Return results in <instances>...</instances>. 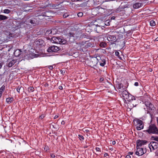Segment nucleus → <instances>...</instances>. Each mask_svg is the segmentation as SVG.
<instances>
[{
    "instance_id": "79ce46f5",
    "label": "nucleus",
    "mask_w": 158,
    "mask_h": 158,
    "mask_svg": "<svg viewBox=\"0 0 158 158\" xmlns=\"http://www.w3.org/2000/svg\"><path fill=\"white\" fill-rule=\"evenodd\" d=\"M156 151L155 152V156H158V148L157 149H156Z\"/></svg>"
},
{
    "instance_id": "a878e982",
    "label": "nucleus",
    "mask_w": 158,
    "mask_h": 158,
    "mask_svg": "<svg viewBox=\"0 0 158 158\" xmlns=\"http://www.w3.org/2000/svg\"><path fill=\"white\" fill-rule=\"evenodd\" d=\"M151 139L154 140L158 142V136H152L151 137Z\"/></svg>"
},
{
    "instance_id": "39448f33",
    "label": "nucleus",
    "mask_w": 158,
    "mask_h": 158,
    "mask_svg": "<svg viewBox=\"0 0 158 158\" xmlns=\"http://www.w3.org/2000/svg\"><path fill=\"white\" fill-rule=\"evenodd\" d=\"M145 104L148 110L151 111L152 113H154L156 110V108L150 102H145Z\"/></svg>"
},
{
    "instance_id": "69168bd1",
    "label": "nucleus",
    "mask_w": 158,
    "mask_h": 158,
    "mask_svg": "<svg viewBox=\"0 0 158 158\" xmlns=\"http://www.w3.org/2000/svg\"><path fill=\"white\" fill-rule=\"evenodd\" d=\"M133 106H135L137 105L136 104L134 105V104H133Z\"/></svg>"
},
{
    "instance_id": "393cba45",
    "label": "nucleus",
    "mask_w": 158,
    "mask_h": 158,
    "mask_svg": "<svg viewBox=\"0 0 158 158\" xmlns=\"http://www.w3.org/2000/svg\"><path fill=\"white\" fill-rule=\"evenodd\" d=\"M36 42H37L38 44L41 45H43V43H44V41L42 39H38Z\"/></svg>"
},
{
    "instance_id": "e433bc0d",
    "label": "nucleus",
    "mask_w": 158,
    "mask_h": 158,
    "mask_svg": "<svg viewBox=\"0 0 158 158\" xmlns=\"http://www.w3.org/2000/svg\"><path fill=\"white\" fill-rule=\"evenodd\" d=\"M69 15V14L68 13H66L63 14V16L64 18H65L68 17Z\"/></svg>"
},
{
    "instance_id": "f03ea898",
    "label": "nucleus",
    "mask_w": 158,
    "mask_h": 158,
    "mask_svg": "<svg viewBox=\"0 0 158 158\" xmlns=\"http://www.w3.org/2000/svg\"><path fill=\"white\" fill-rule=\"evenodd\" d=\"M51 42L53 43L65 44L67 43L66 40L61 36H53L51 38Z\"/></svg>"
},
{
    "instance_id": "052dcab7",
    "label": "nucleus",
    "mask_w": 158,
    "mask_h": 158,
    "mask_svg": "<svg viewBox=\"0 0 158 158\" xmlns=\"http://www.w3.org/2000/svg\"><path fill=\"white\" fill-rule=\"evenodd\" d=\"M115 19V17L114 16H113L111 18V19Z\"/></svg>"
},
{
    "instance_id": "dca6fc26",
    "label": "nucleus",
    "mask_w": 158,
    "mask_h": 158,
    "mask_svg": "<svg viewBox=\"0 0 158 158\" xmlns=\"http://www.w3.org/2000/svg\"><path fill=\"white\" fill-rule=\"evenodd\" d=\"M135 98L130 94L129 96V97L127 98L126 100V101H128L129 102H131L133 100H135Z\"/></svg>"
},
{
    "instance_id": "e2e57ef3",
    "label": "nucleus",
    "mask_w": 158,
    "mask_h": 158,
    "mask_svg": "<svg viewBox=\"0 0 158 158\" xmlns=\"http://www.w3.org/2000/svg\"><path fill=\"white\" fill-rule=\"evenodd\" d=\"M65 123H64V122L63 121L62 122H61V124H64Z\"/></svg>"
},
{
    "instance_id": "c9c22d12",
    "label": "nucleus",
    "mask_w": 158,
    "mask_h": 158,
    "mask_svg": "<svg viewBox=\"0 0 158 158\" xmlns=\"http://www.w3.org/2000/svg\"><path fill=\"white\" fill-rule=\"evenodd\" d=\"M52 31L50 30H48L46 32V34L47 35H50L52 33Z\"/></svg>"
},
{
    "instance_id": "473e14b6",
    "label": "nucleus",
    "mask_w": 158,
    "mask_h": 158,
    "mask_svg": "<svg viewBox=\"0 0 158 158\" xmlns=\"http://www.w3.org/2000/svg\"><path fill=\"white\" fill-rule=\"evenodd\" d=\"M5 85H2L0 88V92L2 93L4 91V90H5Z\"/></svg>"
},
{
    "instance_id": "774afa93",
    "label": "nucleus",
    "mask_w": 158,
    "mask_h": 158,
    "mask_svg": "<svg viewBox=\"0 0 158 158\" xmlns=\"http://www.w3.org/2000/svg\"><path fill=\"white\" fill-rule=\"evenodd\" d=\"M93 62V64H94V65H94V62Z\"/></svg>"
},
{
    "instance_id": "9b49d317",
    "label": "nucleus",
    "mask_w": 158,
    "mask_h": 158,
    "mask_svg": "<svg viewBox=\"0 0 158 158\" xmlns=\"http://www.w3.org/2000/svg\"><path fill=\"white\" fill-rule=\"evenodd\" d=\"M136 128L138 130H141L143 128V122L140 120L138 119L137 121Z\"/></svg>"
},
{
    "instance_id": "13d9d810",
    "label": "nucleus",
    "mask_w": 158,
    "mask_h": 158,
    "mask_svg": "<svg viewBox=\"0 0 158 158\" xmlns=\"http://www.w3.org/2000/svg\"><path fill=\"white\" fill-rule=\"evenodd\" d=\"M133 152H129L128 154L129 155H132L133 154Z\"/></svg>"
},
{
    "instance_id": "f257e3e1",
    "label": "nucleus",
    "mask_w": 158,
    "mask_h": 158,
    "mask_svg": "<svg viewBox=\"0 0 158 158\" xmlns=\"http://www.w3.org/2000/svg\"><path fill=\"white\" fill-rule=\"evenodd\" d=\"M149 134L158 135V128L154 123H151L149 124L148 129L145 131Z\"/></svg>"
},
{
    "instance_id": "f704fd0d",
    "label": "nucleus",
    "mask_w": 158,
    "mask_h": 158,
    "mask_svg": "<svg viewBox=\"0 0 158 158\" xmlns=\"http://www.w3.org/2000/svg\"><path fill=\"white\" fill-rule=\"evenodd\" d=\"M10 12V10L8 9H5L3 10V12L5 14H9Z\"/></svg>"
},
{
    "instance_id": "412c9836",
    "label": "nucleus",
    "mask_w": 158,
    "mask_h": 158,
    "mask_svg": "<svg viewBox=\"0 0 158 158\" xmlns=\"http://www.w3.org/2000/svg\"><path fill=\"white\" fill-rule=\"evenodd\" d=\"M102 58H101L99 56H97L96 58H94L92 60V62L93 63V62H94V65L96 66V65L97 64V60H99V59H101Z\"/></svg>"
},
{
    "instance_id": "20e7f679",
    "label": "nucleus",
    "mask_w": 158,
    "mask_h": 158,
    "mask_svg": "<svg viewBox=\"0 0 158 158\" xmlns=\"http://www.w3.org/2000/svg\"><path fill=\"white\" fill-rule=\"evenodd\" d=\"M136 151L135 154L138 156H141L143 154L145 153L147 151V150L146 148L136 147Z\"/></svg>"
},
{
    "instance_id": "58836bf2",
    "label": "nucleus",
    "mask_w": 158,
    "mask_h": 158,
    "mask_svg": "<svg viewBox=\"0 0 158 158\" xmlns=\"http://www.w3.org/2000/svg\"><path fill=\"white\" fill-rule=\"evenodd\" d=\"M110 37L111 39V41H114V40H116V37L115 36L113 35H110Z\"/></svg>"
},
{
    "instance_id": "6e6552de",
    "label": "nucleus",
    "mask_w": 158,
    "mask_h": 158,
    "mask_svg": "<svg viewBox=\"0 0 158 158\" xmlns=\"http://www.w3.org/2000/svg\"><path fill=\"white\" fill-rule=\"evenodd\" d=\"M118 92L121 95H122V97L123 98L125 101H126V100L130 94L127 91L124 90L123 89V90H118Z\"/></svg>"
},
{
    "instance_id": "f8f14e48",
    "label": "nucleus",
    "mask_w": 158,
    "mask_h": 158,
    "mask_svg": "<svg viewBox=\"0 0 158 158\" xmlns=\"http://www.w3.org/2000/svg\"><path fill=\"white\" fill-rule=\"evenodd\" d=\"M63 2L59 1L58 2H56L55 4H52L51 5H50V6L52 7L53 8L57 9L58 8V6L59 5L63 3Z\"/></svg>"
},
{
    "instance_id": "c85d7f7f",
    "label": "nucleus",
    "mask_w": 158,
    "mask_h": 158,
    "mask_svg": "<svg viewBox=\"0 0 158 158\" xmlns=\"http://www.w3.org/2000/svg\"><path fill=\"white\" fill-rule=\"evenodd\" d=\"M46 11H45L40 12L38 15V16H46Z\"/></svg>"
},
{
    "instance_id": "4468645a",
    "label": "nucleus",
    "mask_w": 158,
    "mask_h": 158,
    "mask_svg": "<svg viewBox=\"0 0 158 158\" xmlns=\"http://www.w3.org/2000/svg\"><path fill=\"white\" fill-rule=\"evenodd\" d=\"M17 62V60L13 59L12 60L10 61L7 64V66L9 67H11L15 63Z\"/></svg>"
},
{
    "instance_id": "c03bdc74",
    "label": "nucleus",
    "mask_w": 158,
    "mask_h": 158,
    "mask_svg": "<svg viewBox=\"0 0 158 158\" xmlns=\"http://www.w3.org/2000/svg\"><path fill=\"white\" fill-rule=\"evenodd\" d=\"M95 149L97 152H101L100 149L99 148L96 147Z\"/></svg>"
},
{
    "instance_id": "de8ad7c7",
    "label": "nucleus",
    "mask_w": 158,
    "mask_h": 158,
    "mask_svg": "<svg viewBox=\"0 0 158 158\" xmlns=\"http://www.w3.org/2000/svg\"><path fill=\"white\" fill-rule=\"evenodd\" d=\"M51 156L53 158H55V155H54V154H51Z\"/></svg>"
},
{
    "instance_id": "aec40b11",
    "label": "nucleus",
    "mask_w": 158,
    "mask_h": 158,
    "mask_svg": "<svg viewBox=\"0 0 158 158\" xmlns=\"http://www.w3.org/2000/svg\"><path fill=\"white\" fill-rule=\"evenodd\" d=\"M106 61L105 59L104 58H102L101 59V61L99 62L100 64V66L103 67L104 66L105 64H106Z\"/></svg>"
},
{
    "instance_id": "423d86ee",
    "label": "nucleus",
    "mask_w": 158,
    "mask_h": 158,
    "mask_svg": "<svg viewBox=\"0 0 158 158\" xmlns=\"http://www.w3.org/2000/svg\"><path fill=\"white\" fill-rule=\"evenodd\" d=\"M91 27V28H90V27L89 26L87 27L86 30L88 29L93 30L94 29L95 31L97 33H99L100 31L102 30V28L98 24L97 25H93Z\"/></svg>"
},
{
    "instance_id": "3c124183",
    "label": "nucleus",
    "mask_w": 158,
    "mask_h": 158,
    "mask_svg": "<svg viewBox=\"0 0 158 158\" xmlns=\"http://www.w3.org/2000/svg\"><path fill=\"white\" fill-rule=\"evenodd\" d=\"M134 85L135 86H138L139 85L138 82H135V83L134 84Z\"/></svg>"
},
{
    "instance_id": "ea45409f",
    "label": "nucleus",
    "mask_w": 158,
    "mask_h": 158,
    "mask_svg": "<svg viewBox=\"0 0 158 158\" xmlns=\"http://www.w3.org/2000/svg\"><path fill=\"white\" fill-rule=\"evenodd\" d=\"M78 137L80 140H83L84 139L83 136L81 135H78Z\"/></svg>"
},
{
    "instance_id": "2f4dec72",
    "label": "nucleus",
    "mask_w": 158,
    "mask_h": 158,
    "mask_svg": "<svg viewBox=\"0 0 158 158\" xmlns=\"http://www.w3.org/2000/svg\"><path fill=\"white\" fill-rule=\"evenodd\" d=\"M150 25L151 26H154L156 25L155 21L153 20H152L150 21Z\"/></svg>"
},
{
    "instance_id": "5701e85b",
    "label": "nucleus",
    "mask_w": 158,
    "mask_h": 158,
    "mask_svg": "<svg viewBox=\"0 0 158 158\" xmlns=\"http://www.w3.org/2000/svg\"><path fill=\"white\" fill-rule=\"evenodd\" d=\"M8 17L5 15H0V20H3L7 19Z\"/></svg>"
},
{
    "instance_id": "a18cd8bd",
    "label": "nucleus",
    "mask_w": 158,
    "mask_h": 158,
    "mask_svg": "<svg viewBox=\"0 0 158 158\" xmlns=\"http://www.w3.org/2000/svg\"><path fill=\"white\" fill-rule=\"evenodd\" d=\"M119 52L118 51H116L115 52V55L117 56H118L119 55Z\"/></svg>"
},
{
    "instance_id": "a19ab883",
    "label": "nucleus",
    "mask_w": 158,
    "mask_h": 158,
    "mask_svg": "<svg viewBox=\"0 0 158 158\" xmlns=\"http://www.w3.org/2000/svg\"><path fill=\"white\" fill-rule=\"evenodd\" d=\"M69 34L70 37H73L74 35V33L71 32H69Z\"/></svg>"
},
{
    "instance_id": "6ab92c4d",
    "label": "nucleus",
    "mask_w": 158,
    "mask_h": 158,
    "mask_svg": "<svg viewBox=\"0 0 158 158\" xmlns=\"http://www.w3.org/2000/svg\"><path fill=\"white\" fill-rule=\"evenodd\" d=\"M85 44H86L85 46L87 48L88 47H92L94 46V44H92L89 40L86 41Z\"/></svg>"
},
{
    "instance_id": "4d7b16f0",
    "label": "nucleus",
    "mask_w": 158,
    "mask_h": 158,
    "mask_svg": "<svg viewBox=\"0 0 158 158\" xmlns=\"http://www.w3.org/2000/svg\"><path fill=\"white\" fill-rule=\"evenodd\" d=\"M116 143V142L115 141H112V144L113 145H114Z\"/></svg>"
},
{
    "instance_id": "bf43d9fd",
    "label": "nucleus",
    "mask_w": 158,
    "mask_h": 158,
    "mask_svg": "<svg viewBox=\"0 0 158 158\" xmlns=\"http://www.w3.org/2000/svg\"><path fill=\"white\" fill-rule=\"evenodd\" d=\"M58 115H56L54 117V119H56V118H58Z\"/></svg>"
},
{
    "instance_id": "4c0bfd02",
    "label": "nucleus",
    "mask_w": 158,
    "mask_h": 158,
    "mask_svg": "<svg viewBox=\"0 0 158 158\" xmlns=\"http://www.w3.org/2000/svg\"><path fill=\"white\" fill-rule=\"evenodd\" d=\"M83 14L82 12H79L77 14V15L79 17H81L83 15Z\"/></svg>"
},
{
    "instance_id": "2eb2a0df",
    "label": "nucleus",
    "mask_w": 158,
    "mask_h": 158,
    "mask_svg": "<svg viewBox=\"0 0 158 158\" xmlns=\"http://www.w3.org/2000/svg\"><path fill=\"white\" fill-rule=\"evenodd\" d=\"M115 85L116 87L119 90H123V84L121 83L117 82L116 84Z\"/></svg>"
},
{
    "instance_id": "c756f323",
    "label": "nucleus",
    "mask_w": 158,
    "mask_h": 158,
    "mask_svg": "<svg viewBox=\"0 0 158 158\" xmlns=\"http://www.w3.org/2000/svg\"><path fill=\"white\" fill-rule=\"evenodd\" d=\"M51 12L49 10L46 11V17H50L51 16Z\"/></svg>"
},
{
    "instance_id": "603ef678",
    "label": "nucleus",
    "mask_w": 158,
    "mask_h": 158,
    "mask_svg": "<svg viewBox=\"0 0 158 158\" xmlns=\"http://www.w3.org/2000/svg\"><path fill=\"white\" fill-rule=\"evenodd\" d=\"M126 158H131V156L129 155H127L126 156Z\"/></svg>"
},
{
    "instance_id": "1a4fd4ad",
    "label": "nucleus",
    "mask_w": 158,
    "mask_h": 158,
    "mask_svg": "<svg viewBox=\"0 0 158 158\" xmlns=\"http://www.w3.org/2000/svg\"><path fill=\"white\" fill-rule=\"evenodd\" d=\"M148 143V141L147 140L143 139H139L136 141V147H142V146Z\"/></svg>"
},
{
    "instance_id": "8fccbe9b",
    "label": "nucleus",
    "mask_w": 158,
    "mask_h": 158,
    "mask_svg": "<svg viewBox=\"0 0 158 158\" xmlns=\"http://www.w3.org/2000/svg\"><path fill=\"white\" fill-rule=\"evenodd\" d=\"M61 73L62 74L64 75L65 73V71L64 70H61L60 71Z\"/></svg>"
},
{
    "instance_id": "72a5a7b5",
    "label": "nucleus",
    "mask_w": 158,
    "mask_h": 158,
    "mask_svg": "<svg viewBox=\"0 0 158 158\" xmlns=\"http://www.w3.org/2000/svg\"><path fill=\"white\" fill-rule=\"evenodd\" d=\"M151 112H152L151 111L149 110H147V114H149L151 118H152V116H153V114L154 113H152Z\"/></svg>"
},
{
    "instance_id": "7c9ffc66",
    "label": "nucleus",
    "mask_w": 158,
    "mask_h": 158,
    "mask_svg": "<svg viewBox=\"0 0 158 158\" xmlns=\"http://www.w3.org/2000/svg\"><path fill=\"white\" fill-rule=\"evenodd\" d=\"M34 88L32 86L29 87L28 88V90L29 92H33L34 90Z\"/></svg>"
},
{
    "instance_id": "6e6d98bb",
    "label": "nucleus",
    "mask_w": 158,
    "mask_h": 158,
    "mask_svg": "<svg viewBox=\"0 0 158 158\" xmlns=\"http://www.w3.org/2000/svg\"><path fill=\"white\" fill-rule=\"evenodd\" d=\"M2 65H3V63L2 62L0 63V69H1V68L2 67Z\"/></svg>"
},
{
    "instance_id": "09e8293b",
    "label": "nucleus",
    "mask_w": 158,
    "mask_h": 158,
    "mask_svg": "<svg viewBox=\"0 0 158 158\" xmlns=\"http://www.w3.org/2000/svg\"><path fill=\"white\" fill-rule=\"evenodd\" d=\"M48 68L51 70H52L53 69V67L52 65L49 66Z\"/></svg>"
},
{
    "instance_id": "b1692460",
    "label": "nucleus",
    "mask_w": 158,
    "mask_h": 158,
    "mask_svg": "<svg viewBox=\"0 0 158 158\" xmlns=\"http://www.w3.org/2000/svg\"><path fill=\"white\" fill-rule=\"evenodd\" d=\"M24 88L22 86H18L17 88V91L19 93H20V91H24Z\"/></svg>"
},
{
    "instance_id": "cd10ccee",
    "label": "nucleus",
    "mask_w": 158,
    "mask_h": 158,
    "mask_svg": "<svg viewBox=\"0 0 158 158\" xmlns=\"http://www.w3.org/2000/svg\"><path fill=\"white\" fill-rule=\"evenodd\" d=\"M98 13L102 14L104 12V9L103 8L100 7H98Z\"/></svg>"
},
{
    "instance_id": "864d4df0",
    "label": "nucleus",
    "mask_w": 158,
    "mask_h": 158,
    "mask_svg": "<svg viewBox=\"0 0 158 158\" xmlns=\"http://www.w3.org/2000/svg\"><path fill=\"white\" fill-rule=\"evenodd\" d=\"M59 89L60 90H62L63 89V87L62 86H59Z\"/></svg>"
},
{
    "instance_id": "f3484780",
    "label": "nucleus",
    "mask_w": 158,
    "mask_h": 158,
    "mask_svg": "<svg viewBox=\"0 0 158 158\" xmlns=\"http://www.w3.org/2000/svg\"><path fill=\"white\" fill-rule=\"evenodd\" d=\"M23 53V51L21 49L16 50L14 53V55L15 56H20Z\"/></svg>"
},
{
    "instance_id": "a211bd4d",
    "label": "nucleus",
    "mask_w": 158,
    "mask_h": 158,
    "mask_svg": "<svg viewBox=\"0 0 158 158\" xmlns=\"http://www.w3.org/2000/svg\"><path fill=\"white\" fill-rule=\"evenodd\" d=\"M125 8H126V7L124 5H123L121 3L119 7L116 9V12H118L123 11V10Z\"/></svg>"
},
{
    "instance_id": "338daca9",
    "label": "nucleus",
    "mask_w": 158,
    "mask_h": 158,
    "mask_svg": "<svg viewBox=\"0 0 158 158\" xmlns=\"http://www.w3.org/2000/svg\"><path fill=\"white\" fill-rule=\"evenodd\" d=\"M87 147H88V146H85V147H84V148H87Z\"/></svg>"
},
{
    "instance_id": "9d476101",
    "label": "nucleus",
    "mask_w": 158,
    "mask_h": 158,
    "mask_svg": "<svg viewBox=\"0 0 158 158\" xmlns=\"http://www.w3.org/2000/svg\"><path fill=\"white\" fill-rule=\"evenodd\" d=\"M60 48L57 46H53L49 47L47 49V52H56L59 50Z\"/></svg>"
},
{
    "instance_id": "bb28decb",
    "label": "nucleus",
    "mask_w": 158,
    "mask_h": 158,
    "mask_svg": "<svg viewBox=\"0 0 158 158\" xmlns=\"http://www.w3.org/2000/svg\"><path fill=\"white\" fill-rule=\"evenodd\" d=\"M99 46L102 48H105L106 46V43L105 42H101L99 44Z\"/></svg>"
},
{
    "instance_id": "4be33fe9",
    "label": "nucleus",
    "mask_w": 158,
    "mask_h": 158,
    "mask_svg": "<svg viewBox=\"0 0 158 158\" xmlns=\"http://www.w3.org/2000/svg\"><path fill=\"white\" fill-rule=\"evenodd\" d=\"M14 101V99L12 97H8L6 98V102L8 104H10Z\"/></svg>"
},
{
    "instance_id": "680f3d73",
    "label": "nucleus",
    "mask_w": 158,
    "mask_h": 158,
    "mask_svg": "<svg viewBox=\"0 0 158 158\" xmlns=\"http://www.w3.org/2000/svg\"><path fill=\"white\" fill-rule=\"evenodd\" d=\"M155 41H158V37L155 39Z\"/></svg>"
},
{
    "instance_id": "0eeeda50",
    "label": "nucleus",
    "mask_w": 158,
    "mask_h": 158,
    "mask_svg": "<svg viewBox=\"0 0 158 158\" xmlns=\"http://www.w3.org/2000/svg\"><path fill=\"white\" fill-rule=\"evenodd\" d=\"M148 147L151 152L153 151L158 148V143L154 141L151 142L149 144Z\"/></svg>"
},
{
    "instance_id": "0e129e2a",
    "label": "nucleus",
    "mask_w": 158,
    "mask_h": 158,
    "mask_svg": "<svg viewBox=\"0 0 158 158\" xmlns=\"http://www.w3.org/2000/svg\"><path fill=\"white\" fill-rule=\"evenodd\" d=\"M2 93L0 92V98L1 97V96L2 95Z\"/></svg>"
},
{
    "instance_id": "5fc2aeb1",
    "label": "nucleus",
    "mask_w": 158,
    "mask_h": 158,
    "mask_svg": "<svg viewBox=\"0 0 158 158\" xmlns=\"http://www.w3.org/2000/svg\"><path fill=\"white\" fill-rule=\"evenodd\" d=\"M108 156V154L107 153H105L104 154V156L105 157L107 156Z\"/></svg>"
},
{
    "instance_id": "37998d69",
    "label": "nucleus",
    "mask_w": 158,
    "mask_h": 158,
    "mask_svg": "<svg viewBox=\"0 0 158 158\" xmlns=\"http://www.w3.org/2000/svg\"><path fill=\"white\" fill-rule=\"evenodd\" d=\"M45 117V115L44 114H41L40 117V118L41 119H42Z\"/></svg>"
},
{
    "instance_id": "49530a36",
    "label": "nucleus",
    "mask_w": 158,
    "mask_h": 158,
    "mask_svg": "<svg viewBox=\"0 0 158 158\" xmlns=\"http://www.w3.org/2000/svg\"><path fill=\"white\" fill-rule=\"evenodd\" d=\"M104 78L103 77H101L99 79V81L102 82L104 80Z\"/></svg>"
},
{
    "instance_id": "7ed1b4c3",
    "label": "nucleus",
    "mask_w": 158,
    "mask_h": 158,
    "mask_svg": "<svg viewBox=\"0 0 158 158\" xmlns=\"http://www.w3.org/2000/svg\"><path fill=\"white\" fill-rule=\"evenodd\" d=\"M27 19L25 21L27 23H29L33 24L34 26H36L38 23V21L37 20L36 17H31L28 16L27 17Z\"/></svg>"
},
{
    "instance_id": "ddd939ff",
    "label": "nucleus",
    "mask_w": 158,
    "mask_h": 158,
    "mask_svg": "<svg viewBox=\"0 0 158 158\" xmlns=\"http://www.w3.org/2000/svg\"><path fill=\"white\" fill-rule=\"evenodd\" d=\"M143 5V4L141 2H136L133 4V7L134 8L137 9L141 7Z\"/></svg>"
}]
</instances>
